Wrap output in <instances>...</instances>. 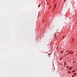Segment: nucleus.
Masks as SVG:
<instances>
[{"mask_svg": "<svg viewBox=\"0 0 77 77\" xmlns=\"http://www.w3.org/2000/svg\"><path fill=\"white\" fill-rule=\"evenodd\" d=\"M69 53L71 54H73V52L72 51H70L69 52Z\"/></svg>", "mask_w": 77, "mask_h": 77, "instance_id": "nucleus-1", "label": "nucleus"}, {"mask_svg": "<svg viewBox=\"0 0 77 77\" xmlns=\"http://www.w3.org/2000/svg\"><path fill=\"white\" fill-rule=\"evenodd\" d=\"M72 69V67H70V68L69 69V70H70L71 69Z\"/></svg>", "mask_w": 77, "mask_h": 77, "instance_id": "nucleus-2", "label": "nucleus"}, {"mask_svg": "<svg viewBox=\"0 0 77 77\" xmlns=\"http://www.w3.org/2000/svg\"><path fill=\"white\" fill-rule=\"evenodd\" d=\"M40 7V5H38V8Z\"/></svg>", "mask_w": 77, "mask_h": 77, "instance_id": "nucleus-3", "label": "nucleus"}, {"mask_svg": "<svg viewBox=\"0 0 77 77\" xmlns=\"http://www.w3.org/2000/svg\"><path fill=\"white\" fill-rule=\"evenodd\" d=\"M63 51H60V53H63Z\"/></svg>", "mask_w": 77, "mask_h": 77, "instance_id": "nucleus-4", "label": "nucleus"}, {"mask_svg": "<svg viewBox=\"0 0 77 77\" xmlns=\"http://www.w3.org/2000/svg\"><path fill=\"white\" fill-rule=\"evenodd\" d=\"M75 72V70H73V71H72V72Z\"/></svg>", "mask_w": 77, "mask_h": 77, "instance_id": "nucleus-5", "label": "nucleus"}, {"mask_svg": "<svg viewBox=\"0 0 77 77\" xmlns=\"http://www.w3.org/2000/svg\"><path fill=\"white\" fill-rule=\"evenodd\" d=\"M56 7V5H54V9L55 8V7Z\"/></svg>", "mask_w": 77, "mask_h": 77, "instance_id": "nucleus-6", "label": "nucleus"}, {"mask_svg": "<svg viewBox=\"0 0 77 77\" xmlns=\"http://www.w3.org/2000/svg\"><path fill=\"white\" fill-rule=\"evenodd\" d=\"M63 38H64V36H63Z\"/></svg>", "mask_w": 77, "mask_h": 77, "instance_id": "nucleus-7", "label": "nucleus"}, {"mask_svg": "<svg viewBox=\"0 0 77 77\" xmlns=\"http://www.w3.org/2000/svg\"><path fill=\"white\" fill-rule=\"evenodd\" d=\"M60 60H61V57H60Z\"/></svg>", "mask_w": 77, "mask_h": 77, "instance_id": "nucleus-8", "label": "nucleus"}, {"mask_svg": "<svg viewBox=\"0 0 77 77\" xmlns=\"http://www.w3.org/2000/svg\"><path fill=\"white\" fill-rule=\"evenodd\" d=\"M57 49H58V48H57Z\"/></svg>", "mask_w": 77, "mask_h": 77, "instance_id": "nucleus-9", "label": "nucleus"}, {"mask_svg": "<svg viewBox=\"0 0 77 77\" xmlns=\"http://www.w3.org/2000/svg\"><path fill=\"white\" fill-rule=\"evenodd\" d=\"M75 74H74L75 75Z\"/></svg>", "mask_w": 77, "mask_h": 77, "instance_id": "nucleus-10", "label": "nucleus"}, {"mask_svg": "<svg viewBox=\"0 0 77 77\" xmlns=\"http://www.w3.org/2000/svg\"><path fill=\"white\" fill-rule=\"evenodd\" d=\"M55 37H56V35H55Z\"/></svg>", "mask_w": 77, "mask_h": 77, "instance_id": "nucleus-11", "label": "nucleus"}]
</instances>
